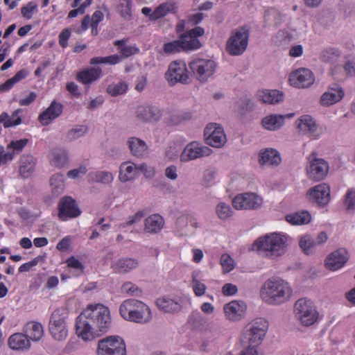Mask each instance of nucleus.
Returning <instances> with one entry per match:
<instances>
[{
  "label": "nucleus",
  "mask_w": 355,
  "mask_h": 355,
  "mask_svg": "<svg viewBox=\"0 0 355 355\" xmlns=\"http://www.w3.org/2000/svg\"><path fill=\"white\" fill-rule=\"evenodd\" d=\"M111 324L110 310L101 304H89L76 319V334L91 340L98 332H106Z\"/></svg>",
  "instance_id": "nucleus-1"
},
{
  "label": "nucleus",
  "mask_w": 355,
  "mask_h": 355,
  "mask_svg": "<svg viewBox=\"0 0 355 355\" xmlns=\"http://www.w3.org/2000/svg\"><path fill=\"white\" fill-rule=\"evenodd\" d=\"M293 295V289L288 282L281 278H270L266 281L261 289V296L270 305H279L288 302Z\"/></svg>",
  "instance_id": "nucleus-2"
},
{
  "label": "nucleus",
  "mask_w": 355,
  "mask_h": 355,
  "mask_svg": "<svg viewBox=\"0 0 355 355\" xmlns=\"http://www.w3.org/2000/svg\"><path fill=\"white\" fill-rule=\"evenodd\" d=\"M259 254L272 259L282 256L288 245V236L273 232L259 237L254 243Z\"/></svg>",
  "instance_id": "nucleus-3"
},
{
  "label": "nucleus",
  "mask_w": 355,
  "mask_h": 355,
  "mask_svg": "<svg viewBox=\"0 0 355 355\" xmlns=\"http://www.w3.org/2000/svg\"><path fill=\"white\" fill-rule=\"evenodd\" d=\"M123 319L139 324L149 323L153 318L150 307L141 301L135 299L125 300L119 307Z\"/></svg>",
  "instance_id": "nucleus-4"
},
{
  "label": "nucleus",
  "mask_w": 355,
  "mask_h": 355,
  "mask_svg": "<svg viewBox=\"0 0 355 355\" xmlns=\"http://www.w3.org/2000/svg\"><path fill=\"white\" fill-rule=\"evenodd\" d=\"M268 328V322L263 318H257L248 324L241 338L243 345L258 346L263 341Z\"/></svg>",
  "instance_id": "nucleus-5"
},
{
  "label": "nucleus",
  "mask_w": 355,
  "mask_h": 355,
  "mask_svg": "<svg viewBox=\"0 0 355 355\" xmlns=\"http://www.w3.org/2000/svg\"><path fill=\"white\" fill-rule=\"evenodd\" d=\"M295 318L304 327L313 325L318 319L319 313L313 302L306 297L297 300L294 304Z\"/></svg>",
  "instance_id": "nucleus-6"
},
{
  "label": "nucleus",
  "mask_w": 355,
  "mask_h": 355,
  "mask_svg": "<svg viewBox=\"0 0 355 355\" xmlns=\"http://www.w3.org/2000/svg\"><path fill=\"white\" fill-rule=\"evenodd\" d=\"M249 31L245 26L233 30L226 42L227 52L233 56L242 55L248 45Z\"/></svg>",
  "instance_id": "nucleus-7"
},
{
  "label": "nucleus",
  "mask_w": 355,
  "mask_h": 355,
  "mask_svg": "<svg viewBox=\"0 0 355 355\" xmlns=\"http://www.w3.org/2000/svg\"><path fill=\"white\" fill-rule=\"evenodd\" d=\"M97 355H126L123 339L119 336H110L98 342Z\"/></svg>",
  "instance_id": "nucleus-8"
},
{
  "label": "nucleus",
  "mask_w": 355,
  "mask_h": 355,
  "mask_svg": "<svg viewBox=\"0 0 355 355\" xmlns=\"http://www.w3.org/2000/svg\"><path fill=\"white\" fill-rule=\"evenodd\" d=\"M67 313L64 309L55 310L50 318L49 331L52 337L58 341L66 339L68 335Z\"/></svg>",
  "instance_id": "nucleus-9"
},
{
  "label": "nucleus",
  "mask_w": 355,
  "mask_h": 355,
  "mask_svg": "<svg viewBox=\"0 0 355 355\" xmlns=\"http://www.w3.org/2000/svg\"><path fill=\"white\" fill-rule=\"evenodd\" d=\"M165 78L171 85L178 83L189 84L191 81L187 65L182 61H173L170 63Z\"/></svg>",
  "instance_id": "nucleus-10"
},
{
  "label": "nucleus",
  "mask_w": 355,
  "mask_h": 355,
  "mask_svg": "<svg viewBox=\"0 0 355 355\" xmlns=\"http://www.w3.org/2000/svg\"><path fill=\"white\" fill-rule=\"evenodd\" d=\"M189 67L197 80L205 83L214 73L216 64L212 60L200 58L191 62Z\"/></svg>",
  "instance_id": "nucleus-11"
},
{
  "label": "nucleus",
  "mask_w": 355,
  "mask_h": 355,
  "mask_svg": "<svg viewBox=\"0 0 355 355\" xmlns=\"http://www.w3.org/2000/svg\"><path fill=\"white\" fill-rule=\"evenodd\" d=\"M262 204L263 198L253 192L238 194L232 200V205L237 210H254L260 208Z\"/></svg>",
  "instance_id": "nucleus-12"
},
{
  "label": "nucleus",
  "mask_w": 355,
  "mask_h": 355,
  "mask_svg": "<svg viewBox=\"0 0 355 355\" xmlns=\"http://www.w3.org/2000/svg\"><path fill=\"white\" fill-rule=\"evenodd\" d=\"M331 188L327 183H320L309 189L306 194L308 200L320 207L327 205L331 200Z\"/></svg>",
  "instance_id": "nucleus-13"
},
{
  "label": "nucleus",
  "mask_w": 355,
  "mask_h": 355,
  "mask_svg": "<svg viewBox=\"0 0 355 355\" xmlns=\"http://www.w3.org/2000/svg\"><path fill=\"white\" fill-rule=\"evenodd\" d=\"M329 169V164L324 159L310 158L306 167V175L309 179L315 182H319L323 180L327 177Z\"/></svg>",
  "instance_id": "nucleus-14"
},
{
  "label": "nucleus",
  "mask_w": 355,
  "mask_h": 355,
  "mask_svg": "<svg viewBox=\"0 0 355 355\" xmlns=\"http://www.w3.org/2000/svg\"><path fill=\"white\" fill-rule=\"evenodd\" d=\"M206 143L214 148H220L227 141L223 128L217 123L208 124L204 130Z\"/></svg>",
  "instance_id": "nucleus-15"
},
{
  "label": "nucleus",
  "mask_w": 355,
  "mask_h": 355,
  "mask_svg": "<svg viewBox=\"0 0 355 355\" xmlns=\"http://www.w3.org/2000/svg\"><path fill=\"white\" fill-rule=\"evenodd\" d=\"M212 150L207 146H202L197 141H191L184 148L180 155V160L183 162L195 160L211 154Z\"/></svg>",
  "instance_id": "nucleus-16"
},
{
  "label": "nucleus",
  "mask_w": 355,
  "mask_h": 355,
  "mask_svg": "<svg viewBox=\"0 0 355 355\" xmlns=\"http://www.w3.org/2000/svg\"><path fill=\"white\" fill-rule=\"evenodd\" d=\"M205 34V30L202 27L197 26L180 35V41L183 51H194L200 49L202 44L198 39V37Z\"/></svg>",
  "instance_id": "nucleus-17"
},
{
  "label": "nucleus",
  "mask_w": 355,
  "mask_h": 355,
  "mask_svg": "<svg viewBox=\"0 0 355 355\" xmlns=\"http://www.w3.org/2000/svg\"><path fill=\"white\" fill-rule=\"evenodd\" d=\"M349 258L348 251L344 248H339L326 257L324 266L330 271H337L344 267Z\"/></svg>",
  "instance_id": "nucleus-18"
},
{
  "label": "nucleus",
  "mask_w": 355,
  "mask_h": 355,
  "mask_svg": "<svg viewBox=\"0 0 355 355\" xmlns=\"http://www.w3.org/2000/svg\"><path fill=\"white\" fill-rule=\"evenodd\" d=\"M80 214V209L72 198L66 196L60 200L58 204V217L61 220L76 218Z\"/></svg>",
  "instance_id": "nucleus-19"
},
{
  "label": "nucleus",
  "mask_w": 355,
  "mask_h": 355,
  "mask_svg": "<svg viewBox=\"0 0 355 355\" xmlns=\"http://www.w3.org/2000/svg\"><path fill=\"white\" fill-rule=\"evenodd\" d=\"M291 84L298 88L310 87L314 82V76L311 70L305 68L297 69L291 73Z\"/></svg>",
  "instance_id": "nucleus-20"
},
{
  "label": "nucleus",
  "mask_w": 355,
  "mask_h": 355,
  "mask_svg": "<svg viewBox=\"0 0 355 355\" xmlns=\"http://www.w3.org/2000/svg\"><path fill=\"white\" fill-rule=\"evenodd\" d=\"M135 116L140 121L154 122L160 119L162 114L159 108L152 105H139L135 111Z\"/></svg>",
  "instance_id": "nucleus-21"
},
{
  "label": "nucleus",
  "mask_w": 355,
  "mask_h": 355,
  "mask_svg": "<svg viewBox=\"0 0 355 355\" xmlns=\"http://www.w3.org/2000/svg\"><path fill=\"white\" fill-rule=\"evenodd\" d=\"M297 128L302 134L315 139L320 136L318 125L310 115H303L297 120Z\"/></svg>",
  "instance_id": "nucleus-22"
},
{
  "label": "nucleus",
  "mask_w": 355,
  "mask_h": 355,
  "mask_svg": "<svg viewBox=\"0 0 355 355\" xmlns=\"http://www.w3.org/2000/svg\"><path fill=\"white\" fill-rule=\"evenodd\" d=\"M62 109L61 103L53 101L49 107L40 114L38 120L43 125H48L62 114Z\"/></svg>",
  "instance_id": "nucleus-23"
},
{
  "label": "nucleus",
  "mask_w": 355,
  "mask_h": 355,
  "mask_svg": "<svg viewBox=\"0 0 355 355\" xmlns=\"http://www.w3.org/2000/svg\"><path fill=\"white\" fill-rule=\"evenodd\" d=\"M293 116V114L286 115L271 114L262 119L261 125L267 130L276 131L284 125L286 117L289 118Z\"/></svg>",
  "instance_id": "nucleus-24"
},
{
  "label": "nucleus",
  "mask_w": 355,
  "mask_h": 355,
  "mask_svg": "<svg viewBox=\"0 0 355 355\" xmlns=\"http://www.w3.org/2000/svg\"><path fill=\"white\" fill-rule=\"evenodd\" d=\"M164 224V218L158 214H154L145 218L144 231L148 234H156L162 231Z\"/></svg>",
  "instance_id": "nucleus-25"
},
{
  "label": "nucleus",
  "mask_w": 355,
  "mask_h": 355,
  "mask_svg": "<svg viewBox=\"0 0 355 355\" xmlns=\"http://www.w3.org/2000/svg\"><path fill=\"white\" fill-rule=\"evenodd\" d=\"M345 92L341 87L336 85L330 87L320 98V103L324 106H329L339 102L344 96Z\"/></svg>",
  "instance_id": "nucleus-26"
},
{
  "label": "nucleus",
  "mask_w": 355,
  "mask_h": 355,
  "mask_svg": "<svg viewBox=\"0 0 355 355\" xmlns=\"http://www.w3.org/2000/svg\"><path fill=\"white\" fill-rule=\"evenodd\" d=\"M246 309L243 302L232 301L224 306L226 318L232 321L238 320Z\"/></svg>",
  "instance_id": "nucleus-27"
},
{
  "label": "nucleus",
  "mask_w": 355,
  "mask_h": 355,
  "mask_svg": "<svg viewBox=\"0 0 355 355\" xmlns=\"http://www.w3.org/2000/svg\"><path fill=\"white\" fill-rule=\"evenodd\" d=\"M282 162L280 154L274 148H266L259 154V162L261 165L278 166Z\"/></svg>",
  "instance_id": "nucleus-28"
},
{
  "label": "nucleus",
  "mask_w": 355,
  "mask_h": 355,
  "mask_svg": "<svg viewBox=\"0 0 355 355\" xmlns=\"http://www.w3.org/2000/svg\"><path fill=\"white\" fill-rule=\"evenodd\" d=\"M8 345L15 351H23L31 347V341L25 333H15L8 340Z\"/></svg>",
  "instance_id": "nucleus-29"
},
{
  "label": "nucleus",
  "mask_w": 355,
  "mask_h": 355,
  "mask_svg": "<svg viewBox=\"0 0 355 355\" xmlns=\"http://www.w3.org/2000/svg\"><path fill=\"white\" fill-rule=\"evenodd\" d=\"M69 161V153L64 148H55L51 150L49 155V164L52 167L62 168Z\"/></svg>",
  "instance_id": "nucleus-30"
},
{
  "label": "nucleus",
  "mask_w": 355,
  "mask_h": 355,
  "mask_svg": "<svg viewBox=\"0 0 355 355\" xmlns=\"http://www.w3.org/2000/svg\"><path fill=\"white\" fill-rule=\"evenodd\" d=\"M258 101L268 104H277L284 100V94L278 90H259L256 94Z\"/></svg>",
  "instance_id": "nucleus-31"
},
{
  "label": "nucleus",
  "mask_w": 355,
  "mask_h": 355,
  "mask_svg": "<svg viewBox=\"0 0 355 355\" xmlns=\"http://www.w3.org/2000/svg\"><path fill=\"white\" fill-rule=\"evenodd\" d=\"M102 74L101 68L90 67L83 69L77 73L76 79L84 85H89L97 80Z\"/></svg>",
  "instance_id": "nucleus-32"
},
{
  "label": "nucleus",
  "mask_w": 355,
  "mask_h": 355,
  "mask_svg": "<svg viewBox=\"0 0 355 355\" xmlns=\"http://www.w3.org/2000/svg\"><path fill=\"white\" fill-rule=\"evenodd\" d=\"M139 266V261L134 258H121L112 265V268L119 273H127L135 269Z\"/></svg>",
  "instance_id": "nucleus-33"
},
{
  "label": "nucleus",
  "mask_w": 355,
  "mask_h": 355,
  "mask_svg": "<svg viewBox=\"0 0 355 355\" xmlns=\"http://www.w3.org/2000/svg\"><path fill=\"white\" fill-rule=\"evenodd\" d=\"M36 159L31 155H24L20 159L19 173L24 178H27L34 172Z\"/></svg>",
  "instance_id": "nucleus-34"
},
{
  "label": "nucleus",
  "mask_w": 355,
  "mask_h": 355,
  "mask_svg": "<svg viewBox=\"0 0 355 355\" xmlns=\"http://www.w3.org/2000/svg\"><path fill=\"white\" fill-rule=\"evenodd\" d=\"M127 144L132 155L138 157H143L147 153L148 146L146 142L137 137H130Z\"/></svg>",
  "instance_id": "nucleus-35"
},
{
  "label": "nucleus",
  "mask_w": 355,
  "mask_h": 355,
  "mask_svg": "<svg viewBox=\"0 0 355 355\" xmlns=\"http://www.w3.org/2000/svg\"><path fill=\"white\" fill-rule=\"evenodd\" d=\"M138 171L137 165L131 162H123L119 168V179L122 182L133 180Z\"/></svg>",
  "instance_id": "nucleus-36"
},
{
  "label": "nucleus",
  "mask_w": 355,
  "mask_h": 355,
  "mask_svg": "<svg viewBox=\"0 0 355 355\" xmlns=\"http://www.w3.org/2000/svg\"><path fill=\"white\" fill-rule=\"evenodd\" d=\"M24 332L29 340H40L44 334L42 325L37 322H29L24 327Z\"/></svg>",
  "instance_id": "nucleus-37"
},
{
  "label": "nucleus",
  "mask_w": 355,
  "mask_h": 355,
  "mask_svg": "<svg viewBox=\"0 0 355 355\" xmlns=\"http://www.w3.org/2000/svg\"><path fill=\"white\" fill-rule=\"evenodd\" d=\"M156 304L160 310L166 313H176L182 309V306L178 302L167 297L157 299Z\"/></svg>",
  "instance_id": "nucleus-38"
},
{
  "label": "nucleus",
  "mask_w": 355,
  "mask_h": 355,
  "mask_svg": "<svg viewBox=\"0 0 355 355\" xmlns=\"http://www.w3.org/2000/svg\"><path fill=\"white\" fill-rule=\"evenodd\" d=\"M178 7L176 3L172 1H167L159 4L155 10L153 18L157 20L161 19L168 13H175L177 12Z\"/></svg>",
  "instance_id": "nucleus-39"
},
{
  "label": "nucleus",
  "mask_w": 355,
  "mask_h": 355,
  "mask_svg": "<svg viewBox=\"0 0 355 355\" xmlns=\"http://www.w3.org/2000/svg\"><path fill=\"white\" fill-rule=\"evenodd\" d=\"M188 216L180 217L176 222V232L180 237L190 236L194 234L193 230H189Z\"/></svg>",
  "instance_id": "nucleus-40"
},
{
  "label": "nucleus",
  "mask_w": 355,
  "mask_h": 355,
  "mask_svg": "<svg viewBox=\"0 0 355 355\" xmlns=\"http://www.w3.org/2000/svg\"><path fill=\"white\" fill-rule=\"evenodd\" d=\"M286 220L292 225H304L311 221V215L308 211L297 212L287 215Z\"/></svg>",
  "instance_id": "nucleus-41"
},
{
  "label": "nucleus",
  "mask_w": 355,
  "mask_h": 355,
  "mask_svg": "<svg viewBox=\"0 0 355 355\" xmlns=\"http://www.w3.org/2000/svg\"><path fill=\"white\" fill-rule=\"evenodd\" d=\"M52 193L58 196L63 193L64 189V176L60 173L53 175L50 179Z\"/></svg>",
  "instance_id": "nucleus-42"
},
{
  "label": "nucleus",
  "mask_w": 355,
  "mask_h": 355,
  "mask_svg": "<svg viewBox=\"0 0 355 355\" xmlns=\"http://www.w3.org/2000/svg\"><path fill=\"white\" fill-rule=\"evenodd\" d=\"M300 248L306 254H311L315 252L316 245L314 239L310 235L302 236L299 243Z\"/></svg>",
  "instance_id": "nucleus-43"
},
{
  "label": "nucleus",
  "mask_w": 355,
  "mask_h": 355,
  "mask_svg": "<svg viewBox=\"0 0 355 355\" xmlns=\"http://www.w3.org/2000/svg\"><path fill=\"white\" fill-rule=\"evenodd\" d=\"M88 130V127L86 125H77L67 132L66 139L68 141H74L85 135Z\"/></svg>",
  "instance_id": "nucleus-44"
},
{
  "label": "nucleus",
  "mask_w": 355,
  "mask_h": 355,
  "mask_svg": "<svg viewBox=\"0 0 355 355\" xmlns=\"http://www.w3.org/2000/svg\"><path fill=\"white\" fill-rule=\"evenodd\" d=\"M121 58L119 55H112L107 57H94L89 60V64L92 65L108 64L114 65L119 63Z\"/></svg>",
  "instance_id": "nucleus-45"
},
{
  "label": "nucleus",
  "mask_w": 355,
  "mask_h": 355,
  "mask_svg": "<svg viewBox=\"0 0 355 355\" xmlns=\"http://www.w3.org/2000/svg\"><path fill=\"white\" fill-rule=\"evenodd\" d=\"M216 213L220 220H226L232 216L233 211L229 205L220 202L216 207Z\"/></svg>",
  "instance_id": "nucleus-46"
},
{
  "label": "nucleus",
  "mask_w": 355,
  "mask_h": 355,
  "mask_svg": "<svg viewBox=\"0 0 355 355\" xmlns=\"http://www.w3.org/2000/svg\"><path fill=\"white\" fill-rule=\"evenodd\" d=\"M128 89V85L123 81L110 85L107 87V92L112 96L124 94Z\"/></svg>",
  "instance_id": "nucleus-47"
},
{
  "label": "nucleus",
  "mask_w": 355,
  "mask_h": 355,
  "mask_svg": "<svg viewBox=\"0 0 355 355\" xmlns=\"http://www.w3.org/2000/svg\"><path fill=\"white\" fill-rule=\"evenodd\" d=\"M131 0H119L117 10L119 12L121 16L126 20L131 18Z\"/></svg>",
  "instance_id": "nucleus-48"
},
{
  "label": "nucleus",
  "mask_w": 355,
  "mask_h": 355,
  "mask_svg": "<svg viewBox=\"0 0 355 355\" xmlns=\"http://www.w3.org/2000/svg\"><path fill=\"white\" fill-rule=\"evenodd\" d=\"M183 51L182 43L180 40L166 42L163 46V51L165 54L171 55Z\"/></svg>",
  "instance_id": "nucleus-49"
},
{
  "label": "nucleus",
  "mask_w": 355,
  "mask_h": 355,
  "mask_svg": "<svg viewBox=\"0 0 355 355\" xmlns=\"http://www.w3.org/2000/svg\"><path fill=\"white\" fill-rule=\"evenodd\" d=\"M282 15L275 9L268 10L265 15V19L272 26H277L282 21Z\"/></svg>",
  "instance_id": "nucleus-50"
},
{
  "label": "nucleus",
  "mask_w": 355,
  "mask_h": 355,
  "mask_svg": "<svg viewBox=\"0 0 355 355\" xmlns=\"http://www.w3.org/2000/svg\"><path fill=\"white\" fill-rule=\"evenodd\" d=\"M340 55V52L334 48H328L323 50L320 58L323 62H331L335 61Z\"/></svg>",
  "instance_id": "nucleus-51"
},
{
  "label": "nucleus",
  "mask_w": 355,
  "mask_h": 355,
  "mask_svg": "<svg viewBox=\"0 0 355 355\" xmlns=\"http://www.w3.org/2000/svg\"><path fill=\"white\" fill-rule=\"evenodd\" d=\"M220 263L224 273H227L234 269L236 263L228 254H223L220 257Z\"/></svg>",
  "instance_id": "nucleus-52"
},
{
  "label": "nucleus",
  "mask_w": 355,
  "mask_h": 355,
  "mask_svg": "<svg viewBox=\"0 0 355 355\" xmlns=\"http://www.w3.org/2000/svg\"><path fill=\"white\" fill-rule=\"evenodd\" d=\"M344 205L347 211H355V189H349L345 196Z\"/></svg>",
  "instance_id": "nucleus-53"
},
{
  "label": "nucleus",
  "mask_w": 355,
  "mask_h": 355,
  "mask_svg": "<svg viewBox=\"0 0 355 355\" xmlns=\"http://www.w3.org/2000/svg\"><path fill=\"white\" fill-rule=\"evenodd\" d=\"M93 180L98 183L110 184L113 181L114 177L112 173L108 171H98L94 174Z\"/></svg>",
  "instance_id": "nucleus-54"
},
{
  "label": "nucleus",
  "mask_w": 355,
  "mask_h": 355,
  "mask_svg": "<svg viewBox=\"0 0 355 355\" xmlns=\"http://www.w3.org/2000/svg\"><path fill=\"white\" fill-rule=\"evenodd\" d=\"M144 216V211H137L135 214L130 216L125 223L120 224V227L125 228L128 226H132L135 224L139 223Z\"/></svg>",
  "instance_id": "nucleus-55"
},
{
  "label": "nucleus",
  "mask_w": 355,
  "mask_h": 355,
  "mask_svg": "<svg viewBox=\"0 0 355 355\" xmlns=\"http://www.w3.org/2000/svg\"><path fill=\"white\" fill-rule=\"evenodd\" d=\"M28 140L27 139H23L17 141H12L8 146V150H12L11 153H13V157L15 153H19L28 144Z\"/></svg>",
  "instance_id": "nucleus-56"
},
{
  "label": "nucleus",
  "mask_w": 355,
  "mask_h": 355,
  "mask_svg": "<svg viewBox=\"0 0 355 355\" xmlns=\"http://www.w3.org/2000/svg\"><path fill=\"white\" fill-rule=\"evenodd\" d=\"M121 289L123 293H128L131 296L138 297L140 296L141 293V291L137 286L129 282L124 283Z\"/></svg>",
  "instance_id": "nucleus-57"
},
{
  "label": "nucleus",
  "mask_w": 355,
  "mask_h": 355,
  "mask_svg": "<svg viewBox=\"0 0 355 355\" xmlns=\"http://www.w3.org/2000/svg\"><path fill=\"white\" fill-rule=\"evenodd\" d=\"M191 286L194 293L197 296H202L205 294L207 288L206 286L197 279L196 277L192 278Z\"/></svg>",
  "instance_id": "nucleus-58"
},
{
  "label": "nucleus",
  "mask_w": 355,
  "mask_h": 355,
  "mask_svg": "<svg viewBox=\"0 0 355 355\" xmlns=\"http://www.w3.org/2000/svg\"><path fill=\"white\" fill-rule=\"evenodd\" d=\"M138 171L143 173L144 175L148 179H152L155 177L156 171L153 166H148L145 163L137 165Z\"/></svg>",
  "instance_id": "nucleus-59"
},
{
  "label": "nucleus",
  "mask_w": 355,
  "mask_h": 355,
  "mask_svg": "<svg viewBox=\"0 0 355 355\" xmlns=\"http://www.w3.org/2000/svg\"><path fill=\"white\" fill-rule=\"evenodd\" d=\"M139 49L134 45H126L125 46H123L120 49V53L121 54V59L123 58H128L132 55H135L139 52Z\"/></svg>",
  "instance_id": "nucleus-60"
},
{
  "label": "nucleus",
  "mask_w": 355,
  "mask_h": 355,
  "mask_svg": "<svg viewBox=\"0 0 355 355\" xmlns=\"http://www.w3.org/2000/svg\"><path fill=\"white\" fill-rule=\"evenodd\" d=\"M42 259H43V257L37 256L35 258H34L32 261L22 264L19 268V272H28L33 266H35L36 265H37V263L41 260H42Z\"/></svg>",
  "instance_id": "nucleus-61"
},
{
  "label": "nucleus",
  "mask_w": 355,
  "mask_h": 355,
  "mask_svg": "<svg viewBox=\"0 0 355 355\" xmlns=\"http://www.w3.org/2000/svg\"><path fill=\"white\" fill-rule=\"evenodd\" d=\"M37 8V4L34 2H29L26 6H23L21 9V15L26 19L32 17V12Z\"/></svg>",
  "instance_id": "nucleus-62"
},
{
  "label": "nucleus",
  "mask_w": 355,
  "mask_h": 355,
  "mask_svg": "<svg viewBox=\"0 0 355 355\" xmlns=\"http://www.w3.org/2000/svg\"><path fill=\"white\" fill-rule=\"evenodd\" d=\"M87 173V168L84 166H81L78 168L70 170L67 172V176L70 178H77L85 175Z\"/></svg>",
  "instance_id": "nucleus-63"
},
{
  "label": "nucleus",
  "mask_w": 355,
  "mask_h": 355,
  "mask_svg": "<svg viewBox=\"0 0 355 355\" xmlns=\"http://www.w3.org/2000/svg\"><path fill=\"white\" fill-rule=\"evenodd\" d=\"M257 346L248 345L246 348L240 352L239 355H263V354L257 349Z\"/></svg>",
  "instance_id": "nucleus-64"
}]
</instances>
